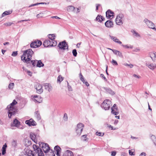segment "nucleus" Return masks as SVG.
<instances>
[{"label": "nucleus", "instance_id": "9", "mask_svg": "<svg viewBox=\"0 0 156 156\" xmlns=\"http://www.w3.org/2000/svg\"><path fill=\"white\" fill-rule=\"evenodd\" d=\"M83 127V125L82 123H79L77 126L76 132L77 134L80 135L81 133Z\"/></svg>", "mask_w": 156, "mask_h": 156}, {"label": "nucleus", "instance_id": "36", "mask_svg": "<svg viewBox=\"0 0 156 156\" xmlns=\"http://www.w3.org/2000/svg\"><path fill=\"white\" fill-rule=\"evenodd\" d=\"M36 42L34 41L32 43H31L30 44V47L31 48H37V45L36 44Z\"/></svg>", "mask_w": 156, "mask_h": 156}, {"label": "nucleus", "instance_id": "29", "mask_svg": "<svg viewBox=\"0 0 156 156\" xmlns=\"http://www.w3.org/2000/svg\"><path fill=\"white\" fill-rule=\"evenodd\" d=\"M44 66V64L42 63L41 60H37L36 66L38 67H41Z\"/></svg>", "mask_w": 156, "mask_h": 156}, {"label": "nucleus", "instance_id": "42", "mask_svg": "<svg viewBox=\"0 0 156 156\" xmlns=\"http://www.w3.org/2000/svg\"><path fill=\"white\" fill-rule=\"evenodd\" d=\"M72 53L73 55L74 56L76 57L77 56V52L76 51V49H74L72 51Z\"/></svg>", "mask_w": 156, "mask_h": 156}, {"label": "nucleus", "instance_id": "43", "mask_svg": "<svg viewBox=\"0 0 156 156\" xmlns=\"http://www.w3.org/2000/svg\"><path fill=\"white\" fill-rule=\"evenodd\" d=\"M111 63L113 64V65L114 66H117L118 65L117 62L114 59L112 60Z\"/></svg>", "mask_w": 156, "mask_h": 156}, {"label": "nucleus", "instance_id": "12", "mask_svg": "<svg viewBox=\"0 0 156 156\" xmlns=\"http://www.w3.org/2000/svg\"><path fill=\"white\" fill-rule=\"evenodd\" d=\"M25 123L28 125L29 126H36L37 125L36 122L32 119H30L29 120H26Z\"/></svg>", "mask_w": 156, "mask_h": 156}, {"label": "nucleus", "instance_id": "6", "mask_svg": "<svg viewBox=\"0 0 156 156\" xmlns=\"http://www.w3.org/2000/svg\"><path fill=\"white\" fill-rule=\"evenodd\" d=\"M39 147L42 148L45 153H47L50 150V148L48 144L43 142L39 143Z\"/></svg>", "mask_w": 156, "mask_h": 156}, {"label": "nucleus", "instance_id": "50", "mask_svg": "<svg viewBox=\"0 0 156 156\" xmlns=\"http://www.w3.org/2000/svg\"><path fill=\"white\" fill-rule=\"evenodd\" d=\"M17 55V51H13L12 54V55L13 56H16Z\"/></svg>", "mask_w": 156, "mask_h": 156}, {"label": "nucleus", "instance_id": "25", "mask_svg": "<svg viewBox=\"0 0 156 156\" xmlns=\"http://www.w3.org/2000/svg\"><path fill=\"white\" fill-rule=\"evenodd\" d=\"M64 154L65 156H73V152L69 150L66 151Z\"/></svg>", "mask_w": 156, "mask_h": 156}, {"label": "nucleus", "instance_id": "24", "mask_svg": "<svg viewBox=\"0 0 156 156\" xmlns=\"http://www.w3.org/2000/svg\"><path fill=\"white\" fill-rule=\"evenodd\" d=\"M131 31L134 36L137 37H140V35L134 30H132Z\"/></svg>", "mask_w": 156, "mask_h": 156}, {"label": "nucleus", "instance_id": "47", "mask_svg": "<svg viewBox=\"0 0 156 156\" xmlns=\"http://www.w3.org/2000/svg\"><path fill=\"white\" fill-rule=\"evenodd\" d=\"M63 119L65 121L67 120L68 119V116L67 114L66 113H65L64 114Z\"/></svg>", "mask_w": 156, "mask_h": 156}, {"label": "nucleus", "instance_id": "40", "mask_svg": "<svg viewBox=\"0 0 156 156\" xmlns=\"http://www.w3.org/2000/svg\"><path fill=\"white\" fill-rule=\"evenodd\" d=\"M35 42H36L37 47H38L40 46L42 44V42L40 41L37 40L35 41Z\"/></svg>", "mask_w": 156, "mask_h": 156}, {"label": "nucleus", "instance_id": "63", "mask_svg": "<svg viewBox=\"0 0 156 156\" xmlns=\"http://www.w3.org/2000/svg\"><path fill=\"white\" fill-rule=\"evenodd\" d=\"M122 46L124 47H125V48H129V47L127 45H122Z\"/></svg>", "mask_w": 156, "mask_h": 156}, {"label": "nucleus", "instance_id": "45", "mask_svg": "<svg viewBox=\"0 0 156 156\" xmlns=\"http://www.w3.org/2000/svg\"><path fill=\"white\" fill-rule=\"evenodd\" d=\"M96 134L97 135L102 136H104V133H101V132H97L96 133Z\"/></svg>", "mask_w": 156, "mask_h": 156}, {"label": "nucleus", "instance_id": "30", "mask_svg": "<svg viewBox=\"0 0 156 156\" xmlns=\"http://www.w3.org/2000/svg\"><path fill=\"white\" fill-rule=\"evenodd\" d=\"M12 11H5L2 13V17H4L7 15H8L11 14L12 13Z\"/></svg>", "mask_w": 156, "mask_h": 156}, {"label": "nucleus", "instance_id": "54", "mask_svg": "<svg viewBox=\"0 0 156 156\" xmlns=\"http://www.w3.org/2000/svg\"><path fill=\"white\" fill-rule=\"evenodd\" d=\"M133 76L134 77H135L137 79H140V76L138 75H136V74H133Z\"/></svg>", "mask_w": 156, "mask_h": 156}, {"label": "nucleus", "instance_id": "2", "mask_svg": "<svg viewBox=\"0 0 156 156\" xmlns=\"http://www.w3.org/2000/svg\"><path fill=\"white\" fill-rule=\"evenodd\" d=\"M17 102L14 99L11 103L7 106V108L8 109V115L9 118H11V116L12 115H14L15 114L16 109L14 106L17 104Z\"/></svg>", "mask_w": 156, "mask_h": 156}, {"label": "nucleus", "instance_id": "62", "mask_svg": "<svg viewBox=\"0 0 156 156\" xmlns=\"http://www.w3.org/2000/svg\"><path fill=\"white\" fill-rule=\"evenodd\" d=\"M27 73H28V74L30 76H32V73L31 72H30V71H27Z\"/></svg>", "mask_w": 156, "mask_h": 156}, {"label": "nucleus", "instance_id": "55", "mask_svg": "<svg viewBox=\"0 0 156 156\" xmlns=\"http://www.w3.org/2000/svg\"><path fill=\"white\" fill-rule=\"evenodd\" d=\"M116 154V152L115 151H113L111 152V155L112 156H115Z\"/></svg>", "mask_w": 156, "mask_h": 156}, {"label": "nucleus", "instance_id": "48", "mask_svg": "<svg viewBox=\"0 0 156 156\" xmlns=\"http://www.w3.org/2000/svg\"><path fill=\"white\" fill-rule=\"evenodd\" d=\"M87 135H85L82 136V139L84 141H86L87 140Z\"/></svg>", "mask_w": 156, "mask_h": 156}, {"label": "nucleus", "instance_id": "16", "mask_svg": "<svg viewBox=\"0 0 156 156\" xmlns=\"http://www.w3.org/2000/svg\"><path fill=\"white\" fill-rule=\"evenodd\" d=\"M20 125V122L16 119H15L13 121L12 124H11L12 126H15L18 127Z\"/></svg>", "mask_w": 156, "mask_h": 156}, {"label": "nucleus", "instance_id": "18", "mask_svg": "<svg viewBox=\"0 0 156 156\" xmlns=\"http://www.w3.org/2000/svg\"><path fill=\"white\" fill-rule=\"evenodd\" d=\"M105 26L107 27L111 28L113 27V23L111 20H107L105 23Z\"/></svg>", "mask_w": 156, "mask_h": 156}, {"label": "nucleus", "instance_id": "10", "mask_svg": "<svg viewBox=\"0 0 156 156\" xmlns=\"http://www.w3.org/2000/svg\"><path fill=\"white\" fill-rule=\"evenodd\" d=\"M35 88L36 90L37 93L38 94H41L43 92L42 86L39 83L36 84L35 85Z\"/></svg>", "mask_w": 156, "mask_h": 156}, {"label": "nucleus", "instance_id": "23", "mask_svg": "<svg viewBox=\"0 0 156 156\" xmlns=\"http://www.w3.org/2000/svg\"><path fill=\"white\" fill-rule=\"evenodd\" d=\"M96 20L97 21L101 22L103 21H104L105 19L101 15H98L96 17Z\"/></svg>", "mask_w": 156, "mask_h": 156}, {"label": "nucleus", "instance_id": "53", "mask_svg": "<svg viewBox=\"0 0 156 156\" xmlns=\"http://www.w3.org/2000/svg\"><path fill=\"white\" fill-rule=\"evenodd\" d=\"M67 82V84H68V90L69 91H72V87H71V86H69V83H68V82Z\"/></svg>", "mask_w": 156, "mask_h": 156}, {"label": "nucleus", "instance_id": "14", "mask_svg": "<svg viewBox=\"0 0 156 156\" xmlns=\"http://www.w3.org/2000/svg\"><path fill=\"white\" fill-rule=\"evenodd\" d=\"M102 89H103L105 91L108 93L113 95L115 94L114 91H113L110 88H107L105 87H101Z\"/></svg>", "mask_w": 156, "mask_h": 156}, {"label": "nucleus", "instance_id": "22", "mask_svg": "<svg viewBox=\"0 0 156 156\" xmlns=\"http://www.w3.org/2000/svg\"><path fill=\"white\" fill-rule=\"evenodd\" d=\"M112 51L115 55H118L120 57H122V53L119 51L114 49L112 50Z\"/></svg>", "mask_w": 156, "mask_h": 156}, {"label": "nucleus", "instance_id": "15", "mask_svg": "<svg viewBox=\"0 0 156 156\" xmlns=\"http://www.w3.org/2000/svg\"><path fill=\"white\" fill-rule=\"evenodd\" d=\"M43 45L44 47H46L52 46H51V41L49 40H46L44 42Z\"/></svg>", "mask_w": 156, "mask_h": 156}, {"label": "nucleus", "instance_id": "57", "mask_svg": "<svg viewBox=\"0 0 156 156\" xmlns=\"http://www.w3.org/2000/svg\"><path fill=\"white\" fill-rule=\"evenodd\" d=\"M129 155H134V153L133 152H132L131 150H129Z\"/></svg>", "mask_w": 156, "mask_h": 156}, {"label": "nucleus", "instance_id": "46", "mask_svg": "<svg viewBox=\"0 0 156 156\" xmlns=\"http://www.w3.org/2000/svg\"><path fill=\"white\" fill-rule=\"evenodd\" d=\"M13 23L10 22H9L7 23H5L4 24V25L6 26H11Z\"/></svg>", "mask_w": 156, "mask_h": 156}, {"label": "nucleus", "instance_id": "28", "mask_svg": "<svg viewBox=\"0 0 156 156\" xmlns=\"http://www.w3.org/2000/svg\"><path fill=\"white\" fill-rule=\"evenodd\" d=\"M34 116L38 120H40L41 119V117L38 111L35 112Z\"/></svg>", "mask_w": 156, "mask_h": 156}, {"label": "nucleus", "instance_id": "21", "mask_svg": "<svg viewBox=\"0 0 156 156\" xmlns=\"http://www.w3.org/2000/svg\"><path fill=\"white\" fill-rule=\"evenodd\" d=\"M17 140H13L11 142L12 147L15 149L17 147Z\"/></svg>", "mask_w": 156, "mask_h": 156}, {"label": "nucleus", "instance_id": "52", "mask_svg": "<svg viewBox=\"0 0 156 156\" xmlns=\"http://www.w3.org/2000/svg\"><path fill=\"white\" fill-rule=\"evenodd\" d=\"M43 13H40L38 14L36 16V17L38 18L42 17L43 16Z\"/></svg>", "mask_w": 156, "mask_h": 156}, {"label": "nucleus", "instance_id": "37", "mask_svg": "<svg viewBox=\"0 0 156 156\" xmlns=\"http://www.w3.org/2000/svg\"><path fill=\"white\" fill-rule=\"evenodd\" d=\"M54 149L56 151V152H60L61 148L59 146L57 145L55 147Z\"/></svg>", "mask_w": 156, "mask_h": 156}, {"label": "nucleus", "instance_id": "13", "mask_svg": "<svg viewBox=\"0 0 156 156\" xmlns=\"http://www.w3.org/2000/svg\"><path fill=\"white\" fill-rule=\"evenodd\" d=\"M44 87L45 89L49 92H50L52 90V87L49 83H46L44 84Z\"/></svg>", "mask_w": 156, "mask_h": 156}, {"label": "nucleus", "instance_id": "19", "mask_svg": "<svg viewBox=\"0 0 156 156\" xmlns=\"http://www.w3.org/2000/svg\"><path fill=\"white\" fill-rule=\"evenodd\" d=\"M110 37L111 38V39L112 40L118 43L119 44H122V43L121 41H120L119 39L117 38L116 37H114L113 36H112L111 35H109Z\"/></svg>", "mask_w": 156, "mask_h": 156}, {"label": "nucleus", "instance_id": "51", "mask_svg": "<svg viewBox=\"0 0 156 156\" xmlns=\"http://www.w3.org/2000/svg\"><path fill=\"white\" fill-rule=\"evenodd\" d=\"M14 84L13 83H11L9 84V89H12L13 88V86H14Z\"/></svg>", "mask_w": 156, "mask_h": 156}, {"label": "nucleus", "instance_id": "20", "mask_svg": "<svg viewBox=\"0 0 156 156\" xmlns=\"http://www.w3.org/2000/svg\"><path fill=\"white\" fill-rule=\"evenodd\" d=\"M146 65L149 68L152 70L156 68V65L155 64H149L148 63H146Z\"/></svg>", "mask_w": 156, "mask_h": 156}, {"label": "nucleus", "instance_id": "58", "mask_svg": "<svg viewBox=\"0 0 156 156\" xmlns=\"http://www.w3.org/2000/svg\"><path fill=\"white\" fill-rule=\"evenodd\" d=\"M146 154L144 152L141 153L140 155V156H146Z\"/></svg>", "mask_w": 156, "mask_h": 156}, {"label": "nucleus", "instance_id": "39", "mask_svg": "<svg viewBox=\"0 0 156 156\" xmlns=\"http://www.w3.org/2000/svg\"><path fill=\"white\" fill-rule=\"evenodd\" d=\"M37 62V60H30V62L32 64V65L33 66H35L36 65V63Z\"/></svg>", "mask_w": 156, "mask_h": 156}, {"label": "nucleus", "instance_id": "64", "mask_svg": "<svg viewBox=\"0 0 156 156\" xmlns=\"http://www.w3.org/2000/svg\"><path fill=\"white\" fill-rule=\"evenodd\" d=\"M50 154V155H51V156H55V154L53 152H51Z\"/></svg>", "mask_w": 156, "mask_h": 156}, {"label": "nucleus", "instance_id": "41", "mask_svg": "<svg viewBox=\"0 0 156 156\" xmlns=\"http://www.w3.org/2000/svg\"><path fill=\"white\" fill-rule=\"evenodd\" d=\"M63 80V78L61 76H59L57 78V81L60 83Z\"/></svg>", "mask_w": 156, "mask_h": 156}, {"label": "nucleus", "instance_id": "33", "mask_svg": "<svg viewBox=\"0 0 156 156\" xmlns=\"http://www.w3.org/2000/svg\"><path fill=\"white\" fill-rule=\"evenodd\" d=\"M75 9L74 6L72 5H70L68 7L67 10L69 12L73 11Z\"/></svg>", "mask_w": 156, "mask_h": 156}, {"label": "nucleus", "instance_id": "61", "mask_svg": "<svg viewBox=\"0 0 156 156\" xmlns=\"http://www.w3.org/2000/svg\"><path fill=\"white\" fill-rule=\"evenodd\" d=\"M96 5V11H97V10H98L99 6H100L101 5L100 4H97Z\"/></svg>", "mask_w": 156, "mask_h": 156}, {"label": "nucleus", "instance_id": "49", "mask_svg": "<svg viewBox=\"0 0 156 156\" xmlns=\"http://www.w3.org/2000/svg\"><path fill=\"white\" fill-rule=\"evenodd\" d=\"M80 75L81 76V77H80V80H81L83 83H84L85 82V80L84 79V78L83 77L81 73L80 74Z\"/></svg>", "mask_w": 156, "mask_h": 156}, {"label": "nucleus", "instance_id": "8", "mask_svg": "<svg viewBox=\"0 0 156 156\" xmlns=\"http://www.w3.org/2000/svg\"><path fill=\"white\" fill-rule=\"evenodd\" d=\"M67 45H68L67 43L65 41H64L59 42L58 46L60 49H61L62 50H65L67 49L68 50V47Z\"/></svg>", "mask_w": 156, "mask_h": 156}, {"label": "nucleus", "instance_id": "32", "mask_svg": "<svg viewBox=\"0 0 156 156\" xmlns=\"http://www.w3.org/2000/svg\"><path fill=\"white\" fill-rule=\"evenodd\" d=\"M32 99L35 102H38V103H41L42 101V99L40 97V98L38 99V98H34V99L32 98Z\"/></svg>", "mask_w": 156, "mask_h": 156}, {"label": "nucleus", "instance_id": "56", "mask_svg": "<svg viewBox=\"0 0 156 156\" xmlns=\"http://www.w3.org/2000/svg\"><path fill=\"white\" fill-rule=\"evenodd\" d=\"M100 76L101 77L103 78L105 81H107V79L105 78V76H104V75L103 74H101L100 75Z\"/></svg>", "mask_w": 156, "mask_h": 156}, {"label": "nucleus", "instance_id": "59", "mask_svg": "<svg viewBox=\"0 0 156 156\" xmlns=\"http://www.w3.org/2000/svg\"><path fill=\"white\" fill-rule=\"evenodd\" d=\"M113 108L115 109L116 110H117V108L116 107V105L115 104H114L112 108Z\"/></svg>", "mask_w": 156, "mask_h": 156}, {"label": "nucleus", "instance_id": "60", "mask_svg": "<svg viewBox=\"0 0 156 156\" xmlns=\"http://www.w3.org/2000/svg\"><path fill=\"white\" fill-rule=\"evenodd\" d=\"M32 97H33V98H38V99L40 98V96H37V95H34V96H32Z\"/></svg>", "mask_w": 156, "mask_h": 156}, {"label": "nucleus", "instance_id": "17", "mask_svg": "<svg viewBox=\"0 0 156 156\" xmlns=\"http://www.w3.org/2000/svg\"><path fill=\"white\" fill-rule=\"evenodd\" d=\"M149 55L152 61L154 62H156V53L151 52Z\"/></svg>", "mask_w": 156, "mask_h": 156}, {"label": "nucleus", "instance_id": "26", "mask_svg": "<svg viewBox=\"0 0 156 156\" xmlns=\"http://www.w3.org/2000/svg\"><path fill=\"white\" fill-rule=\"evenodd\" d=\"M30 136L32 140L35 142L36 138L35 134L34 133L31 132L30 133Z\"/></svg>", "mask_w": 156, "mask_h": 156}, {"label": "nucleus", "instance_id": "44", "mask_svg": "<svg viewBox=\"0 0 156 156\" xmlns=\"http://www.w3.org/2000/svg\"><path fill=\"white\" fill-rule=\"evenodd\" d=\"M124 65L126 66H129L130 68H132L133 66V65L131 64H128L126 63H124Z\"/></svg>", "mask_w": 156, "mask_h": 156}, {"label": "nucleus", "instance_id": "38", "mask_svg": "<svg viewBox=\"0 0 156 156\" xmlns=\"http://www.w3.org/2000/svg\"><path fill=\"white\" fill-rule=\"evenodd\" d=\"M51 41V46H54L56 45L57 44V42L56 41H55L54 40H53Z\"/></svg>", "mask_w": 156, "mask_h": 156}, {"label": "nucleus", "instance_id": "1", "mask_svg": "<svg viewBox=\"0 0 156 156\" xmlns=\"http://www.w3.org/2000/svg\"><path fill=\"white\" fill-rule=\"evenodd\" d=\"M33 53L34 52L30 49L24 51L23 55L21 56V60L24 62L30 63V60L32 59Z\"/></svg>", "mask_w": 156, "mask_h": 156}, {"label": "nucleus", "instance_id": "31", "mask_svg": "<svg viewBox=\"0 0 156 156\" xmlns=\"http://www.w3.org/2000/svg\"><path fill=\"white\" fill-rule=\"evenodd\" d=\"M151 139L156 146V137L154 135H152L151 136Z\"/></svg>", "mask_w": 156, "mask_h": 156}, {"label": "nucleus", "instance_id": "34", "mask_svg": "<svg viewBox=\"0 0 156 156\" xmlns=\"http://www.w3.org/2000/svg\"><path fill=\"white\" fill-rule=\"evenodd\" d=\"M48 37L51 40H52L54 39L55 36V34H49L48 35Z\"/></svg>", "mask_w": 156, "mask_h": 156}, {"label": "nucleus", "instance_id": "5", "mask_svg": "<svg viewBox=\"0 0 156 156\" xmlns=\"http://www.w3.org/2000/svg\"><path fill=\"white\" fill-rule=\"evenodd\" d=\"M124 17L123 14L120 13L119 14L116 16L115 19V22L117 25H122L123 23V20Z\"/></svg>", "mask_w": 156, "mask_h": 156}, {"label": "nucleus", "instance_id": "27", "mask_svg": "<svg viewBox=\"0 0 156 156\" xmlns=\"http://www.w3.org/2000/svg\"><path fill=\"white\" fill-rule=\"evenodd\" d=\"M7 147V145L6 144H5L3 145L2 148V155H4L6 153V149Z\"/></svg>", "mask_w": 156, "mask_h": 156}, {"label": "nucleus", "instance_id": "35", "mask_svg": "<svg viewBox=\"0 0 156 156\" xmlns=\"http://www.w3.org/2000/svg\"><path fill=\"white\" fill-rule=\"evenodd\" d=\"M111 113L114 114L115 115H117L119 114V112H116L117 110H116L115 109H113V108H111Z\"/></svg>", "mask_w": 156, "mask_h": 156}, {"label": "nucleus", "instance_id": "7", "mask_svg": "<svg viewBox=\"0 0 156 156\" xmlns=\"http://www.w3.org/2000/svg\"><path fill=\"white\" fill-rule=\"evenodd\" d=\"M144 22L146 23L149 28L152 29L156 31V28L154 27L155 25L152 22L148 20L147 19H145L144 20Z\"/></svg>", "mask_w": 156, "mask_h": 156}, {"label": "nucleus", "instance_id": "3", "mask_svg": "<svg viewBox=\"0 0 156 156\" xmlns=\"http://www.w3.org/2000/svg\"><path fill=\"white\" fill-rule=\"evenodd\" d=\"M34 152L32 154L33 156H44V153L43 152L41 149L39 147L36 145L34 144L33 146Z\"/></svg>", "mask_w": 156, "mask_h": 156}, {"label": "nucleus", "instance_id": "4", "mask_svg": "<svg viewBox=\"0 0 156 156\" xmlns=\"http://www.w3.org/2000/svg\"><path fill=\"white\" fill-rule=\"evenodd\" d=\"M112 103L111 101L108 99H106L104 100L101 104V107L106 110L109 109Z\"/></svg>", "mask_w": 156, "mask_h": 156}, {"label": "nucleus", "instance_id": "11", "mask_svg": "<svg viewBox=\"0 0 156 156\" xmlns=\"http://www.w3.org/2000/svg\"><path fill=\"white\" fill-rule=\"evenodd\" d=\"M114 13L110 9L108 10L106 12V15L108 19H112L113 17Z\"/></svg>", "mask_w": 156, "mask_h": 156}]
</instances>
